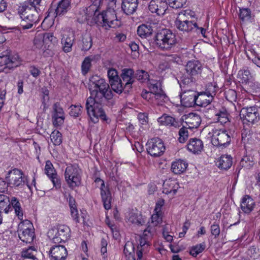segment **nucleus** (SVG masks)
<instances>
[{
	"label": "nucleus",
	"instance_id": "f257e3e1",
	"mask_svg": "<svg viewBox=\"0 0 260 260\" xmlns=\"http://www.w3.org/2000/svg\"><path fill=\"white\" fill-rule=\"evenodd\" d=\"M88 88L91 96L86 102V109L91 120L94 123L99 118L107 121L108 119L102 106H113L116 103V98L109 90L107 82H89Z\"/></svg>",
	"mask_w": 260,
	"mask_h": 260
},
{
	"label": "nucleus",
	"instance_id": "f03ea898",
	"mask_svg": "<svg viewBox=\"0 0 260 260\" xmlns=\"http://www.w3.org/2000/svg\"><path fill=\"white\" fill-rule=\"evenodd\" d=\"M195 13L190 10H186L180 12L175 21L177 28L183 31H194L201 34L204 38H206V30L199 27L196 21Z\"/></svg>",
	"mask_w": 260,
	"mask_h": 260
},
{
	"label": "nucleus",
	"instance_id": "7ed1b4c3",
	"mask_svg": "<svg viewBox=\"0 0 260 260\" xmlns=\"http://www.w3.org/2000/svg\"><path fill=\"white\" fill-rule=\"evenodd\" d=\"M99 10L95 15V24L106 30L120 25V21L117 19L114 8H109L102 13Z\"/></svg>",
	"mask_w": 260,
	"mask_h": 260
},
{
	"label": "nucleus",
	"instance_id": "20e7f679",
	"mask_svg": "<svg viewBox=\"0 0 260 260\" xmlns=\"http://www.w3.org/2000/svg\"><path fill=\"white\" fill-rule=\"evenodd\" d=\"M155 42L156 46L161 50H169L177 43L176 35L168 29H162L156 34Z\"/></svg>",
	"mask_w": 260,
	"mask_h": 260
},
{
	"label": "nucleus",
	"instance_id": "39448f33",
	"mask_svg": "<svg viewBox=\"0 0 260 260\" xmlns=\"http://www.w3.org/2000/svg\"><path fill=\"white\" fill-rule=\"evenodd\" d=\"M81 170L76 165H69L66 169L64 178L68 186L72 189L81 184Z\"/></svg>",
	"mask_w": 260,
	"mask_h": 260
},
{
	"label": "nucleus",
	"instance_id": "423d86ee",
	"mask_svg": "<svg viewBox=\"0 0 260 260\" xmlns=\"http://www.w3.org/2000/svg\"><path fill=\"white\" fill-rule=\"evenodd\" d=\"M20 26L22 29L30 28L39 20V15L36 8L25 7L20 14Z\"/></svg>",
	"mask_w": 260,
	"mask_h": 260
},
{
	"label": "nucleus",
	"instance_id": "0eeeda50",
	"mask_svg": "<svg viewBox=\"0 0 260 260\" xmlns=\"http://www.w3.org/2000/svg\"><path fill=\"white\" fill-rule=\"evenodd\" d=\"M212 144L217 147H225L229 145L231 139L228 131L224 129L212 128L209 133Z\"/></svg>",
	"mask_w": 260,
	"mask_h": 260
},
{
	"label": "nucleus",
	"instance_id": "6e6552de",
	"mask_svg": "<svg viewBox=\"0 0 260 260\" xmlns=\"http://www.w3.org/2000/svg\"><path fill=\"white\" fill-rule=\"evenodd\" d=\"M71 230L69 226L59 225L57 228L50 229L47 236L54 243L66 241L70 237Z\"/></svg>",
	"mask_w": 260,
	"mask_h": 260
},
{
	"label": "nucleus",
	"instance_id": "1a4fd4ad",
	"mask_svg": "<svg viewBox=\"0 0 260 260\" xmlns=\"http://www.w3.org/2000/svg\"><path fill=\"white\" fill-rule=\"evenodd\" d=\"M19 238L23 242L30 243L35 237L34 229L32 223L28 220H22L18 224Z\"/></svg>",
	"mask_w": 260,
	"mask_h": 260
},
{
	"label": "nucleus",
	"instance_id": "9d476101",
	"mask_svg": "<svg viewBox=\"0 0 260 260\" xmlns=\"http://www.w3.org/2000/svg\"><path fill=\"white\" fill-rule=\"evenodd\" d=\"M155 234V230L151 227L147 228L143 232V236L140 237L139 243L137 247V255L138 259H141L143 253H146L150 245V241Z\"/></svg>",
	"mask_w": 260,
	"mask_h": 260
},
{
	"label": "nucleus",
	"instance_id": "9b49d317",
	"mask_svg": "<svg viewBox=\"0 0 260 260\" xmlns=\"http://www.w3.org/2000/svg\"><path fill=\"white\" fill-rule=\"evenodd\" d=\"M98 10L94 6L81 8L77 14L78 21L81 23L86 22L90 25L95 24V15Z\"/></svg>",
	"mask_w": 260,
	"mask_h": 260
},
{
	"label": "nucleus",
	"instance_id": "f8f14e48",
	"mask_svg": "<svg viewBox=\"0 0 260 260\" xmlns=\"http://www.w3.org/2000/svg\"><path fill=\"white\" fill-rule=\"evenodd\" d=\"M147 151L153 157L162 155L166 149L163 141L158 138H154L149 140L147 144Z\"/></svg>",
	"mask_w": 260,
	"mask_h": 260
},
{
	"label": "nucleus",
	"instance_id": "ddd939ff",
	"mask_svg": "<svg viewBox=\"0 0 260 260\" xmlns=\"http://www.w3.org/2000/svg\"><path fill=\"white\" fill-rule=\"evenodd\" d=\"M186 82H180V87L182 92L180 94L181 104L185 107H190L196 105L197 92L191 89L185 90L184 88Z\"/></svg>",
	"mask_w": 260,
	"mask_h": 260
},
{
	"label": "nucleus",
	"instance_id": "4468645a",
	"mask_svg": "<svg viewBox=\"0 0 260 260\" xmlns=\"http://www.w3.org/2000/svg\"><path fill=\"white\" fill-rule=\"evenodd\" d=\"M23 172L18 169H14L9 171L6 179L8 183L14 187H19L24 185V180Z\"/></svg>",
	"mask_w": 260,
	"mask_h": 260
},
{
	"label": "nucleus",
	"instance_id": "2eb2a0df",
	"mask_svg": "<svg viewBox=\"0 0 260 260\" xmlns=\"http://www.w3.org/2000/svg\"><path fill=\"white\" fill-rule=\"evenodd\" d=\"M240 116L243 120L254 124L259 119L257 108L255 106L243 108L240 111Z\"/></svg>",
	"mask_w": 260,
	"mask_h": 260
},
{
	"label": "nucleus",
	"instance_id": "dca6fc26",
	"mask_svg": "<svg viewBox=\"0 0 260 260\" xmlns=\"http://www.w3.org/2000/svg\"><path fill=\"white\" fill-rule=\"evenodd\" d=\"M52 112V121L53 125L55 127L60 126L64 123L65 114L62 107L58 103L53 105Z\"/></svg>",
	"mask_w": 260,
	"mask_h": 260
},
{
	"label": "nucleus",
	"instance_id": "f3484780",
	"mask_svg": "<svg viewBox=\"0 0 260 260\" xmlns=\"http://www.w3.org/2000/svg\"><path fill=\"white\" fill-rule=\"evenodd\" d=\"M51 260H65L68 255L66 248L61 245H55L49 250Z\"/></svg>",
	"mask_w": 260,
	"mask_h": 260
},
{
	"label": "nucleus",
	"instance_id": "a211bd4d",
	"mask_svg": "<svg viewBox=\"0 0 260 260\" xmlns=\"http://www.w3.org/2000/svg\"><path fill=\"white\" fill-rule=\"evenodd\" d=\"M74 40L75 37L72 32L68 31H64L63 32L61 39V44L62 50L64 52H70L72 50Z\"/></svg>",
	"mask_w": 260,
	"mask_h": 260
},
{
	"label": "nucleus",
	"instance_id": "6ab92c4d",
	"mask_svg": "<svg viewBox=\"0 0 260 260\" xmlns=\"http://www.w3.org/2000/svg\"><path fill=\"white\" fill-rule=\"evenodd\" d=\"M167 8V3L164 0H152L149 5V10L158 15H163Z\"/></svg>",
	"mask_w": 260,
	"mask_h": 260
},
{
	"label": "nucleus",
	"instance_id": "aec40b11",
	"mask_svg": "<svg viewBox=\"0 0 260 260\" xmlns=\"http://www.w3.org/2000/svg\"><path fill=\"white\" fill-rule=\"evenodd\" d=\"M100 190L104 207L106 210H108L111 208L112 196L111 192L109 188L105 186L104 182L101 183Z\"/></svg>",
	"mask_w": 260,
	"mask_h": 260
},
{
	"label": "nucleus",
	"instance_id": "412c9836",
	"mask_svg": "<svg viewBox=\"0 0 260 260\" xmlns=\"http://www.w3.org/2000/svg\"><path fill=\"white\" fill-rule=\"evenodd\" d=\"M202 66L198 60H191L187 62L185 70L187 74L192 78L198 76L202 72Z\"/></svg>",
	"mask_w": 260,
	"mask_h": 260
},
{
	"label": "nucleus",
	"instance_id": "4be33fe9",
	"mask_svg": "<svg viewBox=\"0 0 260 260\" xmlns=\"http://www.w3.org/2000/svg\"><path fill=\"white\" fill-rule=\"evenodd\" d=\"M148 87L151 93L155 95L156 100H159L161 102L167 99V96L162 89L161 82H149Z\"/></svg>",
	"mask_w": 260,
	"mask_h": 260
},
{
	"label": "nucleus",
	"instance_id": "5701e85b",
	"mask_svg": "<svg viewBox=\"0 0 260 260\" xmlns=\"http://www.w3.org/2000/svg\"><path fill=\"white\" fill-rule=\"evenodd\" d=\"M255 206V202L250 196L245 195L242 198L240 207L244 213L249 214L253 210Z\"/></svg>",
	"mask_w": 260,
	"mask_h": 260
},
{
	"label": "nucleus",
	"instance_id": "b1692460",
	"mask_svg": "<svg viewBox=\"0 0 260 260\" xmlns=\"http://www.w3.org/2000/svg\"><path fill=\"white\" fill-rule=\"evenodd\" d=\"M203 147L202 141L196 138L190 139L187 144L188 150L194 154L201 152Z\"/></svg>",
	"mask_w": 260,
	"mask_h": 260
},
{
	"label": "nucleus",
	"instance_id": "393cba45",
	"mask_svg": "<svg viewBox=\"0 0 260 260\" xmlns=\"http://www.w3.org/2000/svg\"><path fill=\"white\" fill-rule=\"evenodd\" d=\"M201 121L200 116L194 113H189L185 118V123L190 129L198 127Z\"/></svg>",
	"mask_w": 260,
	"mask_h": 260
},
{
	"label": "nucleus",
	"instance_id": "a878e982",
	"mask_svg": "<svg viewBox=\"0 0 260 260\" xmlns=\"http://www.w3.org/2000/svg\"><path fill=\"white\" fill-rule=\"evenodd\" d=\"M196 105L200 107H206L210 104L213 98L208 95L205 91L197 92Z\"/></svg>",
	"mask_w": 260,
	"mask_h": 260
},
{
	"label": "nucleus",
	"instance_id": "bb28decb",
	"mask_svg": "<svg viewBox=\"0 0 260 260\" xmlns=\"http://www.w3.org/2000/svg\"><path fill=\"white\" fill-rule=\"evenodd\" d=\"M138 0H123L121 8L127 15L132 14L136 10Z\"/></svg>",
	"mask_w": 260,
	"mask_h": 260
},
{
	"label": "nucleus",
	"instance_id": "cd10ccee",
	"mask_svg": "<svg viewBox=\"0 0 260 260\" xmlns=\"http://www.w3.org/2000/svg\"><path fill=\"white\" fill-rule=\"evenodd\" d=\"M163 186L164 193L166 194L172 193V195H174L179 188V184L176 181L169 179L164 182Z\"/></svg>",
	"mask_w": 260,
	"mask_h": 260
},
{
	"label": "nucleus",
	"instance_id": "c85d7f7f",
	"mask_svg": "<svg viewBox=\"0 0 260 260\" xmlns=\"http://www.w3.org/2000/svg\"><path fill=\"white\" fill-rule=\"evenodd\" d=\"M100 59L99 54L91 55L86 57L82 63L81 68L83 74L85 75L89 71L92 61H96Z\"/></svg>",
	"mask_w": 260,
	"mask_h": 260
},
{
	"label": "nucleus",
	"instance_id": "c756f323",
	"mask_svg": "<svg viewBox=\"0 0 260 260\" xmlns=\"http://www.w3.org/2000/svg\"><path fill=\"white\" fill-rule=\"evenodd\" d=\"M158 122L161 125L166 126H173L175 127H177L179 126V122L174 118L165 114L158 118Z\"/></svg>",
	"mask_w": 260,
	"mask_h": 260
},
{
	"label": "nucleus",
	"instance_id": "7c9ffc66",
	"mask_svg": "<svg viewBox=\"0 0 260 260\" xmlns=\"http://www.w3.org/2000/svg\"><path fill=\"white\" fill-rule=\"evenodd\" d=\"M187 166L185 161L179 159L172 163L171 170L174 174H180L185 171Z\"/></svg>",
	"mask_w": 260,
	"mask_h": 260
},
{
	"label": "nucleus",
	"instance_id": "2f4dec72",
	"mask_svg": "<svg viewBox=\"0 0 260 260\" xmlns=\"http://www.w3.org/2000/svg\"><path fill=\"white\" fill-rule=\"evenodd\" d=\"M11 207H12L16 215L20 220L23 219V210L19 200L16 197H13L11 199Z\"/></svg>",
	"mask_w": 260,
	"mask_h": 260
},
{
	"label": "nucleus",
	"instance_id": "473e14b6",
	"mask_svg": "<svg viewBox=\"0 0 260 260\" xmlns=\"http://www.w3.org/2000/svg\"><path fill=\"white\" fill-rule=\"evenodd\" d=\"M133 82H126L124 86L122 82H111V87L112 89L117 93H121L122 91H128V89L132 87Z\"/></svg>",
	"mask_w": 260,
	"mask_h": 260
},
{
	"label": "nucleus",
	"instance_id": "72a5a7b5",
	"mask_svg": "<svg viewBox=\"0 0 260 260\" xmlns=\"http://www.w3.org/2000/svg\"><path fill=\"white\" fill-rule=\"evenodd\" d=\"M218 162V167L224 170L229 169L232 165V157L230 155H222Z\"/></svg>",
	"mask_w": 260,
	"mask_h": 260
},
{
	"label": "nucleus",
	"instance_id": "f704fd0d",
	"mask_svg": "<svg viewBox=\"0 0 260 260\" xmlns=\"http://www.w3.org/2000/svg\"><path fill=\"white\" fill-rule=\"evenodd\" d=\"M10 202L9 197L0 194V211L3 210L5 213H8L11 209Z\"/></svg>",
	"mask_w": 260,
	"mask_h": 260
},
{
	"label": "nucleus",
	"instance_id": "c9c22d12",
	"mask_svg": "<svg viewBox=\"0 0 260 260\" xmlns=\"http://www.w3.org/2000/svg\"><path fill=\"white\" fill-rule=\"evenodd\" d=\"M71 0H61L55 10L56 15H63L68 11L70 6Z\"/></svg>",
	"mask_w": 260,
	"mask_h": 260
},
{
	"label": "nucleus",
	"instance_id": "e433bc0d",
	"mask_svg": "<svg viewBox=\"0 0 260 260\" xmlns=\"http://www.w3.org/2000/svg\"><path fill=\"white\" fill-rule=\"evenodd\" d=\"M152 33V29L150 26L142 24L137 29V34L140 37L145 38L150 36Z\"/></svg>",
	"mask_w": 260,
	"mask_h": 260
},
{
	"label": "nucleus",
	"instance_id": "4c0bfd02",
	"mask_svg": "<svg viewBox=\"0 0 260 260\" xmlns=\"http://www.w3.org/2000/svg\"><path fill=\"white\" fill-rule=\"evenodd\" d=\"M237 77L243 81H249L254 79L253 75L247 69L240 70L238 72Z\"/></svg>",
	"mask_w": 260,
	"mask_h": 260
},
{
	"label": "nucleus",
	"instance_id": "58836bf2",
	"mask_svg": "<svg viewBox=\"0 0 260 260\" xmlns=\"http://www.w3.org/2000/svg\"><path fill=\"white\" fill-rule=\"evenodd\" d=\"M14 62V61L10 57L9 51L6 50L5 52L0 53V67L7 65L10 67V66L9 64Z\"/></svg>",
	"mask_w": 260,
	"mask_h": 260
},
{
	"label": "nucleus",
	"instance_id": "ea45409f",
	"mask_svg": "<svg viewBox=\"0 0 260 260\" xmlns=\"http://www.w3.org/2000/svg\"><path fill=\"white\" fill-rule=\"evenodd\" d=\"M37 250L34 247L31 246L28 248L23 249L21 252V255L25 258L35 260L36 257Z\"/></svg>",
	"mask_w": 260,
	"mask_h": 260
},
{
	"label": "nucleus",
	"instance_id": "a19ab883",
	"mask_svg": "<svg viewBox=\"0 0 260 260\" xmlns=\"http://www.w3.org/2000/svg\"><path fill=\"white\" fill-rule=\"evenodd\" d=\"M121 72L120 77L124 81H131L135 77L134 71L131 68H124Z\"/></svg>",
	"mask_w": 260,
	"mask_h": 260
},
{
	"label": "nucleus",
	"instance_id": "79ce46f5",
	"mask_svg": "<svg viewBox=\"0 0 260 260\" xmlns=\"http://www.w3.org/2000/svg\"><path fill=\"white\" fill-rule=\"evenodd\" d=\"M219 89V87L217 86L216 82H208L206 85L205 92L208 95L211 96L214 98L216 93Z\"/></svg>",
	"mask_w": 260,
	"mask_h": 260
},
{
	"label": "nucleus",
	"instance_id": "37998d69",
	"mask_svg": "<svg viewBox=\"0 0 260 260\" xmlns=\"http://www.w3.org/2000/svg\"><path fill=\"white\" fill-rule=\"evenodd\" d=\"M206 248V243L202 242L192 246L189 251V253L193 257H196L199 254L202 252Z\"/></svg>",
	"mask_w": 260,
	"mask_h": 260
},
{
	"label": "nucleus",
	"instance_id": "c03bdc74",
	"mask_svg": "<svg viewBox=\"0 0 260 260\" xmlns=\"http://www.w3.org/2000/svg\"><path fill=\"white\" fill-rule=\"evenodd\" d=\"M161 213H154L151 216V221L149 223V224L148 225L147 228L151 227V228H153L155 230V233L156 232V226H157L161 222L162 218L161 217Z\"/></svg>",
	"mask_w": 260,
	"mask_h": 260
},
{
	"label": "nucleus",
	"instance_id": "a18cd8bd",
	"mask_svg": "<svg viewBox=\"0 0 260 260\" xmlns=\"http://www.w3.org/2000/svg\"><path fill=\"white\" fill-rule=\"evenodd\" d=\"M51 142L55 145H59L62 143V135L58 131H54L50 135Z\"/></svg>",
	"mask_w": 260,
	"mask_h": 260
},
{
	"label": "nucleus",
	"instance_id": "49530a36",
	"mask_svg": "<svg viewBox=\"0 0 260 260\" xmlns=\"http://www.w3.org/2000/svg\"><path fill=\"white\" fill-rule=\"evenodd\" d=\"M239 18L243 22L249 20L251 18V11L248 8H242L240 9Z\"/></svg>",
	"mask_w": 260,
	"mask_h": 260
},
{
	"label": "nucleus",
	"instance_id": "de8ad7c7",
	"mask_svg": "<svg viewBox=\"0 0 260 260\" xmlns=\"http://www.w3.org/2000/svg\"><path fill=\"white\" fill-rule=\"evenodd\" d=\"M92 39L90 35H85L82 39L81 49L83 51L88 50L92 46Z\"/></svg>",
	"mask_w": 260,
	"mask_h": 260
},
{
	"label": "nucleus",
	"instance_id": "09e8293b",
	"mask_svg": "<svg viewBox=\"0 0 260 260\" xmlns=\"http://www.w3.org/2000/svg\"><path fill=\"white\" fill-rule=\"evenodd\" d=\"M167 5L174 9L182 8L186 3V0H167Z\"/></svg>",
	"mask_w": 260,
	"mask_h": 260
},
{
	"label": "nucleus",
	"instance_id": "8fccbe9b",
	"mask_svg": "<svg viewBox=\"0 0 260 260\" xmlns=\"http://www.w3.org/2000/svg\"><path fill=\"white\" fill-rule=\"evenodd\" d=\"M135 79L143 81L149 80V75L144 70H138L135 74Z\"/></svg>",
	"mask_w": 260,
	"mask_h": 260
},
{
	"label": "nucleus",
	"instance_id": "3c124183",
	"mask_svg": "<svg viewBox=\"0 0 260 260\" xmlns=\"http://www.w3.org/2000/svg\"><path fill=\"white\" fill-rule=\"evenodd\" d=\"M107 75L109 81H121L120 79L117 70L113 68H111L107 72Z\"/></svg>",
	"mask_w": 260,
	"mask_h": 260
},
{
	"label": "nucleus",
	"instance_id": "603ef678",
	"mask_svg": "<svg viewBox=\"0 0 260 260\" xmlns=\"http://www.w3.org/2000/svg\"><path fill=\"white\" fill-rule=\"evenodd\" d=\"M188 132L186 127H183L179 131L178 141L180 143H184L188 138Z\"/></svg>",
	"mask_w": 260,
	"mask_h": 260
},
{
	"label": "nucleus",
	"instance_id": "864d4df0",
	"mask_svg": "<svg viewBox=\"0 0 260 260\" xmlns=\"http://www.w3.org/2000/svg\"><path fill=\"white\" fill-rule=\"evenodd\" d=\"M45 172L49 177L53 175L54 174H56L55 170H54L53 166L50 160H47L46 161Z\"/></svg>",
	"mask_w": 260,
	"mask_h": 260
},
{
	"label": "nucleus",
	"instance_id": "5fc2aeb1",
	"mask_svg": "<svg viewBox=\"0 0 260 260\" xmlns=\"http://www.w3.org/2000/svg\"><path fill=\"white\" fill-rule=\"evenodd\" d=\"M215 116L217 117V120L221 123H225L228 121L227 113L225 110L218 112L215 114Z\"/></svg>",
	"mask_w": 260,
	"mask_h": 260
},
{
	"label": "nucleus",
	"instance_id": "6e6d98bb",
	"mask_svg": "<svg viewBox=\"0 0 260 260\" xmlns=\"http://www.w3.org/2000/svg\"><path fill=\"white\" fill-rule=\"evenodd\" d=\"M71 110L70 114L71 116L74 117H78L81 113V109L83 107L81 105L74 106L72 105L71 106Z\"/></svg>",
	"mask_w": 260,
	"mask_h": 260
},
{
	"label": "nucleus",
	"instance_id": "4d7b16f0",
	"mask_svg": "<svg viewBox=\"0 0 260 260\" xmlns=\"http://www.w3.org/2000/svg\"><path fill=\"white\" fill-rule=\"evenodd\" d=\"M253 165V161L247 156L244 157L240 162V166L245 169H250Z\"/></svg>",
	"mask_w": 260,
	"mask_h": 260
},
{
	"label": "nucleus",
	"instance_id": "13d9d810",
	"mask_svg": "<svg viewBox=\"0 0 260 260\" xmlns=\"http://www.w3.org/2000/svg\"><path fill=\"white\" fill-rule=\"evenodd\" d=\"M44 41L42 37V34H39L36 36L34 40V44L37 48H41L43 46Z\"/></svg>",
	"mask_w": 260,
	"mask_h": 260
},
{
	"label": "nucleus",
	"instance_id": "bf43d9fd",
	"mask_svg": "<svg viewBox=\"0 0 260 260\" xmlns=\"http://www.w3.org/2000/svg\"><path fill=\"white\" fill-rule=\"evenodd\" d=\"M124 254H129L135 253V248L133 243L127 242L125 243L123 249Z\"/></svg>",
	"mask_w": 260,
	"mask_h": 260
},
{
	"label": "nucleus",
	"instance_id": "052dcab7",
	"mask_svg": "<svg viewBox=\"0 0 260 260\" xmlns=\"http://www.w3.org/2000/svg\"><path fill=\"white\" fill-rule=\"evenodd\" d=\"M210 230L211 234L213 235L215 238H217L219 236L220 232L219 224L215 223L212 224L211 226Z\"/></svg>",
	"mask_w": 260,
	"mask_h": 260
},
{
	"label": "nucleus",
	"instance_id": "680f3d73",
	"mask_svg": "<svg viewBox=\"0 0 260 260\" xmlns=\"http://www.w3.org/2000/svg\"><path fill=\"white\" fill-rule=\"evenodd\" d=\"M49 178L51 179L52 183L54 187L56 188H59L61 186V182L59 179L58 178L57 174H54L52 176L49 177Z\"/></svg>",
	"mask_w": 260,
	"mask_h": 260
},
{
	"label": "nucleus",
	"instance_id": "e2e57ef3",
	"mask_svg": "<svg viewBox=\"0 0 260 260\" xmlns=\"http://www.w3.org/2000/svg\"><path fill=\"white\" fill-rule=\"evenodd\" d=\"M42 37L45 43L53 42L56 40L55 37L53 36L52 33L42 34Z\"/></svg>",
	"mask_w": 260,
	"mask_h": 260
},
{
	"label": "nucleus",
	"instance_id": "0e129e2a",
	"mask_svg": "<svg viewBox=\"0 0 260 260\" xmlns=\"http://www.w3.org/2000/svg\"><path fill=\"white\" fill-rule=\"evenodd\" d=\"M165 201L163 199L160 198L157 201L155 207L154 209V212L155 213H161V208L164 205Z\"/></svg>",
	"mask_w": 260,
	"mask_h": 260
},
{
	"label": "nucleus",
	"instance_id": "69168bd1",
	"mask_svg": "<svg viewBox=\"0 0 260 260\" xmlns=\"http://www.w3.org/2000/svg\"><path fill=\"white\" fill-rule=\"evenodd\" d=\"M70 209L71 216L73 219L76 221V222H79V214L77 208Z\"/></svg>",
	"mask_w": 260,
	"mask_h": 260
},
{
	"label": "nucleus",
	"instance_id": "338daca9",
	"mask_svg": "<svg viewBox=\"0 0 260 260\" xmlns=\"http://www.w3.org/2000/svg\"><path fill=\"white\" fill-rule=\"evenodd\" d=\"M107 241L103 238L101 240V252L103 255H104L107 252Z\"/></svg>",
	"mask_w": 260,
	"mask_h": 260
},
{
	"label": "nucleus",
	"instance_id": "774afa93",
	"mask_svg": "<svg viewBox=\"0 0 260 260\" xmlns=\"http://www.w3.org/2000/svg\"><path fill=\"white\" fill-rule=\"evenodd\" d=\"M29 72L30 74L35 77L38 76L41 73L38 68L34 66L30 67Z\"/></svg>",
	"mask_w": 260,
	"mask_h": 260
}]
</instances>
